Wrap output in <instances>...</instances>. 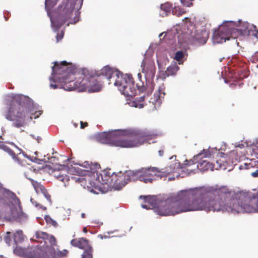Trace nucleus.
<instances>
[{
    "label": "nucleus",
    "instance_id": "39448f33",
    "mask_svg": "<svg viewBox=\"0 0 258 258\" xmlns=\"http://www.w3.org/2000/svg\"><path fill=\"white\" fill-rule=\"evenodd\" d=\"M183 168L179 163H175L161 169L154 167L142 168L138 170H132L133 176L134 181L139 180L145 183H151L158 178L166 177L170 173H179V170Z\"/></svg>",
    "mask_w": 258,
    "mask_h": 258
},
{
    "label": "nucleus",
    "instance_id": "a19ab883",
    "mask_svg": "<svg viewBox=\"0 0 258 258\" xmlns=\"http://www.w3.org/2000/svg\"><path fill=\"white\" fill-rule=\"evenodd\" d=\"M253 58L258 61V52H256L254 55H253Z\"/></svg>",
    "mask_w": 258,
    "mask_h": 258
},
{
    "label": "nucleus",
    "instance_id": "393cba45",
    "mask_svg": "<svg viewBox=\"0 0 258 258\" xmlns=\"http://www.w3.org/2000/svg\"><path fill=\"white\" fill-rule=\"evenodd\" d=\"M13 239L16 244L22 242L24 240V235L22 231H17L13 234Z\"/></svg>",
    "mask_w": 258,
    "mask_h": 258
},
{
    "label": "nucleus",
    "instance_id": "f8f14e48",
    "mask_svg": "<svg viewBox=\"0 0 258 258\" xmlns=\"http://www.w3.org/2000/svg\"><path fill=\"white\" fill-rule=\"evenodd\" d=\"M234 24L232 21H227L224 23L217 30L214 32L213 38L215 43H222L231 38L233 39L230 35L229 25Z\"/></svg>",
    "mask_w": 258,
    "mask_h": 258
},
{
    "label": "nucleus",
    "instance_id": "5701e85b",
    "mask_svg": "<svg viewBox=\"0 0 258 258\" xmlns=\"http://www.w3.org/2000/svg\"><path fill=\"white\" fill-rule=\"evenodd\" d=\"M54 176L63 183L64 185L66 186L69 184V182L70 180L69 175L62 173L61 172L57 171L54 173Z\"/></svg>",
    "mask_w": 258,
    "mask_h": 258
},
{
    "label": "nucleus",
    "instance_id": "09e8293b",
    "mask_svg": "<svg viewBox=\"0 0 258 258\" xmlns=\"http://www.w3.org/2000/svg\"><path fill=\"white\" fill-rule=\"evenodd\" d=\"M137 76H138V79L139 80H141V78H142V75H141V73H138Z\"/></svg>",
    "mask_w": 258,
    "mask_h": 258
},
{
    "label": "nucleus",
    "instance_id": "603ef678",
    "mask_svg": "<svg viewBox=\"0 0 258 258\" xmlns=\"http://www.w3.org/2000/svg\"><path fill=\"white\" fill-rule=\"evenodd\" d=\"M79 21L78 19L76 20V21H74V22H70V23L71 24H75L77 22H78Z\"/></svg>",
    "mask_w": 258,
    "mask_h": 258
},
{
    "label": "nucleus",
    "instance_id": "2eb2a0df",
    "mask_svg": "<svg viewBox=\"0 0 258 258\" xmlns=\"http://www.w3.org/2000/svg\"><path fill=\"white\" fill-rule=\"evenodd\" d=\"M11 214L9 200L5 197H0V218H6Z\"/></svg>",
    "mask_w": 258,
    "mask_h": 258
},
{
    "label": "nucleus",
    "instance_id": "f3484780",
    "mask_svg": "<svg viewBox=\"0 0 258 258\" xmlns=\"http://www.w3.org/2000/svg\"><path fill=\"white\" fill-rule=\"evenodd\" d=\"M216 163L217 165L215 167V165L213 163L207 160L202 159L198 163L196 167L202 171H206L209 170L212 171L214 168L218 169V168L221 167V164L219 163L218 161H216Z\"/></svg>",
    "mask_w": 258,
    "mask_h": 258
},
{
    "label": "nucleus",
    "instance_id": "4468645a",
    "mask_svg": "<svg viewBox=\"0 0 258 258\" xmlns=\"http://www.w3.org/2000/svg\"><path fill=\"white\" fill-rule=\"evenodd\" d=\"M234 24L229 25L231 36L234 39L240 35L249 34L248 23L238 21L237 23L232 21Z\"/></svg>",
    "mask_w": 258,
    "mask_h": 258
},
{
    "label": "nucleus",
    "instance_id": "8fccbe9b",
    "mask_svg": "<svg viewBox=\"0 0 258 258\" xmlns=\"http://www.w3.org/2000/svg\"><path fill=\"white\" fill-rule=\"evenodd\" d=\"M99 236L100 237L101 239H103V238H107L108 237L106 235H99Z\"/></svg>",
    "mask_w": 258,
    "mask_h": 258
},
{
    "label": "nucleus",
    "instance_id": "864d4df0",
    "mask_svg": "<svg viewBox=\"0 0 258 258\" xmlns=\"http://www.w3.org/2000/svg\"><path fill=\"white\" fill-rule=\"evenodd\" d=\"M81 217H82L83 218H85V213H82V214H81Z\"/></svg>",
    "mask_w": 258,
    "mask_h": 258
},
{
    "label": "nucleus",
    "instance_id": "9d476101",
    "mask_svg": "<svg viewBox=\"0 0 258 258\" xmlns=\"http://www.w3.org/2000/svg\"><path fill=\"white\" fill-rule=\"evenodd\" d=\"M114 85L117 86L119 90L124 96L132 97L136 94L134 80L132 75H121L118 81L114 82Z\"/></svg>",
    "mask_w": 258,
    "mask_h": 258
},
{
    "label": "nucleus",
    "instance_id": "b1692460",
    "mask_svg": "<svg viewBox=\"0 0 258 258\" xmlns=\"http://www.w3.org/2000/svg\"><path fill=\"white\" fill-rule=\"evenodd\" d=\"M31 181V183L33 185L36 192L40 194L41 192H45V190L46 189L44 186L42 185L40 183L36 181H35L33 179H30Z\"/></svg>",
    "mask_w": 258,
    "mask_h": 258
},
{
    "label": "nucleus",
    "instance_id": "4c0bfd02",
    "mask_svg": "<svg viewBox=\"0 0 258 258\" xmlns=\"http://www.w3.org/2000/svg\"><path fill=\"white\" fill-rule=\"evenodd\" d=\"M251 175L253 177H258V169L256 170L254 172H251Z\"/></svg>",
    "mask_w": 258,
    "mask_h": 258
},
{
    "label": "nucleus",
    "instance_id": "6ab92c4d",
    "mask_svg": "<svg viewBox=\"0 0 258 258\" xmlns=\"http://www.w3.org/2000/svg\"><path fill=\"white\" fill-rule=\"evenodd\" d=\"M45 249L48 253V258H50V256L53 258H60L66 256L68 253V251L66 249L55 251L52 246H46Z\"/></svg>",
    "mask_w": 258,
    "mask_h": 258
},
{
    "label": "nucleus",
    "instance_id": "de8ad7c7",
    "mask_svg": "<svg viewBox=\"0 0 258 258\" xmlns=\"http://www.w3.org/2000/svg\"><path fill=\"white\" fill-rule=\"evenodd\" d=\"M75 178H76L75 177H73V176H72V177H71V179H72V180H75V181H80V179L79 178H78V180H75Z\"/></svg>",
    "mask_w": 258,
    "mask_h": 258
},
{
    "label": "nucleus",
    "instance_id": "20e7f679",
    "mask_svg": "<svg viewBox=\"0 0 258 258\" xmlns=\"http://www.w3.org/2000/svg\"><path fill=\"white\" fill-rule=\"evenodd\" d=\"M153 132L145 131L129 137H122L116 134V132H102L96 136L97 142L111 146L123 148H131L141 145L145 142L157 137Z\"/></svg>",
    "mask_w": 258,
    "mask_h": 258
},
{
    "label": "nucleus",
    "instance_id": "13d9d810",
    "mask_svg": "<svg viewBox=\"0 0 258 258\" xmlns=\"http://www.w3.org/2000/svg\"><path fill=\"white\" fill-rule=\"evenodd\" d=\"M0 258H3V257L2 256H1Z\"/></svg>",
    "mask_w": 258,
    "mask_h": 258
},
{
    "label": "nucleus",
    "instance_id": "ddd939ff",
    "mask_svg": "<svg viewBox=\"0 0 258 258\" xmlns=\"http://www.w3.org/2000/svg\"><path fill=\"white\" fill-rule=\"evenodd\" d=\"M72 245L85 249L81 258H93V247L89 244V240L86 238H75L71 241Z\"/></svg>",
    "mask_w": 258,
    "mask_h": 258
},
{
    "label": "nucleus",
    "instance_id": "aec40b11",
    "mask_svg": "<svg viewBox=\"0 0 258 258\" xmlns=\"http://www.w3.org/2000/svg\"><path fill=\"white\" fill-rule=\"evenodd\" d=\"M99 182L102 184H107L111 187L112 183V174L109 172L104 171L98 177Z\"/></svg>",
    "mask_w": 258,
    "mask_h": 258
},
{
    "label": "nucleus",
    "instance_id": "49530a36",
    "mask_svg": "<svg viewBox=\"0 0 258 258\" xmlns=\"http://www.w3.org/2000/svg\"><path fill=\"white\" fill-rule=\"evenodd\" d=\"M254 36L258 38V30H256L255 33L254 34Z\"/></svg>",
    "mask_w": 258,
    "mask_h": 258
},
{
    "label": "nucleus",
    "instance_id": "4be33fe9",
    "mask_svg": "<svg viewBox=\"0 0 258 258\" xmlns=\"http://www.w3.org/2000/svg\"><path fill=\"white\" fill-rule=\"evenodd\" d=\"M179 69V67H178L176 63H172L167 68L164 74V78H166V77L175 75L177 73Z\"/></svg>",
    "mask_w": 258,
    "mask_h": 258
},
{
    "label": "nucleus",
    "instance_id": "3c124183",
    "mask_svg": "<svg viewBox=\"0 0 258 258\" xmlns=\"http://www.w3.org/2000/svg\"><path fill=\"white\" fill-rule=\"evenodd\" d=\"M95 168H100V165H99V164H97V163H96V164H95Z\"/></svg>",
    "mask_w": 258,
    "mask_h": 258
},
{
    "label": "nucleus",
    "instance_id": "7ed1b4c3",
    "mask_svg": "<svg viewBox=\"0 0 258 258\" xmlns=\"http://www.w3.org/2000/svg\"><path fill=\"white\" fill-rule=\"evenodd\" d=\"M42 111H35L32 100L28 96L17 94L12 97L3 115L13 122L14 127L25 126L33 118L36 119L42 114Z\"/></svg>",
    "mask_w": 258,
    "mask_h": 258
},
{
    "label": "nucleus",
    "instance_id": "1a4fd4ad",
    "mask_svg": "<svg viewBox=\"0 0 258 258\" xmlns=\"http://www.w3.org/2000/svg\"><path fill=\"white\" fill-rule=\"evenodd\" d=\"M14 253L25 258H48L45 247L38 246L22 247L17 246L14 249Z\"/></svg>",
    "mask_w": 258,
    "mask_h": 258
},
{
    "label": "nucleus",
    "instance_id": "c756f323",
    "mask_svg": "<svg viewBox=\"0 0 258 258\" xmlns=\"http://www.w3.org/2000/svg\"><path fill=\"white\" fill-rule=\"evenodd\" d=\"M140 198H143L144 200V201L146 203L150 204L151 206H153L155 204V203L153 202V197H151L150 196H141Z\"/></svg>",
    "mask_w": 258,
    "mask_h": 258
},
{
    "label": "nucleus",
    "instance_id": "5fc2aeb1",
    "mask_svg": "<svg viewBox=\"0 0 258 258\" xmlns=\"http://www.w3.org/2000/svg\"><path fill=\"white\" fill-rule=\"evenodd\" d=\"M38 142L39 143L40 141L41 140V138L40 137H38L37 139Z\"/></svg>",
    "mask_w": 258,
    "mask_h": 258
},
{
    "label": "nucleus",
    "instance_id": "e433bc0d",
    "mask_svg": "<svg viewBox=\"0 0 258 258\" xmlns=\"http://www.w3.org/2000/svg\"><path fill=\"white\" fill-rule=\"evenodd\" d=\"M81 128H84L85 127H87L88 125V124L87 122H83V121H81Z\"/></svg>",
    "mask_w": 258,
    "mask_h": 258
},
{
    "label": "nucleus",
    "instance_id": "9b49d317",
    "mask_svg": "<svg viewBox=\"0 0 258 258\" xmlns=\"http://www.w3.org/2000/svg\"><path fill=\"white\" fill-rule=\"evenodd\" d=\"M112 183L111 187L117 190L120 189L128 182L134 181L132 170H128L125 173L120 172L118 174L112 173Z\"/></svg>",
    "mask_w": 258,
    "mask_h": 258
},
{
    "label": "nucleus",
    "instance_id": "79ce46f5",
    "mask_svg": "<svg viewBox=\"0 0 258 258\" xmlns=\"http://www.w3.org/2000/svg\"><path fill=\"white\" fill-rule=\"evenodd\" d=\"M158 153H159V156H162L163 155L164 151L163 150H159L158 151Z\"/></svg>",
    "mask_w": 258,
    "mask_h": 258
},
{
    "label": "nucleus",
    "instance_id": "412c9836",
    "mask_svg": "<svg viewBox=\"0 0 258 258\" xmlns=\"http://www.w3.org/2000/svg\"><path fill=\"white\" fill-rule=\"evenodd\" d=\"M204 154V158H206L207 157H209L210 156V153L209 151H206L205 150H203L202 152L200 153L197 154L196 156H195L193 160H190L189 161L186 160L185 161V163L183 165V166H190L191 165L195 164V161L197 162L199 159L201 158H203L202 156Z\"/></svg>",
    "mask_w": 258,
    "mask_h": 258
},
{
    "label": "nucleus",
    "instance_id": "2f4dec72",
    "mask_svg": "<svg viewBox=\"0 0 258 258\" xmlns=\"http://www.w3.org/2000/svg\"><path fill=\"white\" fill-rule=\"evenodd\" d=\"M11 232H7L6 235L4 237V241L9 245H10L11 242L12 241V239L11 238Z\"/></svg>",
    "mask_w": 258,
    "mask_h": 258
},
{
    "label": "nucleus",
    "instance_id": "58836bf2",
    "mask_svg": "<svg viewBox=\"0 0 258 258\" xmlns=\"http://www.w3.org/2000/svg\"><path fill=\"white\" fill-rule=\"evenodd\" d=\"M35 206L37 207H39V208L42 209L43 210H46V208L45 207H44V206H43L42 205H40V204H36Z\"/></svg>",
    "mask_w": 258,
    "mask_h": 258
},
{
    "label": "nucleus",
    "instance_id": "f257e3e1",
    "mask_svg": "<svg viewBox=\"0 0 258 258\" xmlns=\"http://www.w3.org/2000/svg\"><path fill=\"white\" fill-rule=\"evenodd\" d=\"M178 198L182 212L206 210L231 213H257L258 192L240 191L233 193L226 187L212 191L196 188L181 190Z\"/></svg>",
    "mask_w": 258,
    "mask_h": 258
},
{
    "label": "nucleus",
    "instance_id": "423d86ee",
    "mask_svg": "<svg viewBox=\"0 0 258 258\" xmlns=\"http://www.w3.org/2000/svg\"><path fill=\"white\" fill-rule=\"evenodd\" d=\"M141 67L146 79V86L144 85L140 86L139 84H137L136 86L140 92H145L147 96H149L151 94L155 86L153 82L156 72L155 62L151 58L145 57L142 61Z\"/></svg>",
    "mask_w": 258,
    "mask_h": 258
},
{
    "label": "nucleus",
    "instance_id": "37998d69",
    "mask_svg": "<svg viewBox=\"0 0 258 258\" xmlns=\"http://www.w3.org/2000/svg\"><path fill=\"white\" fill-rule=\"evenodd\" d=\"M50 86L51 88H53V89H56L57 87V86L56 84H51Z\"/></svg>",
    "mask_w": 258,
    "mask_h": 258
},
{
    "label": "nucleus",
    "instance_id": "a878e982",
    "mask_svg": "<svg viewBox=\"0 0 258 258\" xmlns=\"http://www.w3.org/2000/svg\"><path fill=\"white\" fill-rule=\"evenodd\" d=\"M2 150L8 153L15 161L19 162V159L15 152L7 145H5Z\"/></svg>",
    "mask_w": 258,
    "mask_h": 258
},
{
    "label": "nucleus",
    "instance_id": "0eeeda50",
    "mask_svg": "<svg viewBox=\"0 0 258 258\" xmlns=\"http://www.w3.org/2000/svg\"><path fill=\"white\" fill-rule=\"evenodd\" d=\"M75 8V4L71 0H67L66 3L58 6L57 13L53 18H50L51 25L54 31L58 29L71 17Z\"/></svg>",
    "mask_w": 258,
    "mask_h": 258
},
{
    "label": "nucleus",
    "instance_id": "f704fd0d",
    "mask_svg": "<svg viewBox=\"0 0 258 258\" xmlns=\"http://www.w3.org/2000/svg\"><path fill=\"white\" fill-rule=\"evenodd\" d=\"M8 192L9 190L3 187L2 184L0 182V197H2L1 195L3 192L8 193Z\"/></svg>",
    "mask_w": 258,
    "mask_h": 258
},
{
    "label": "nucleus",
    "instance_id": "473e14b6",
    "mask_svg": "<svg viewBox=\"0 0 258 258\" xmlns=\"http://www.w3.org/2000/svg\"><path fill=\"white\" fill-rule=\"evenodd\" d=\"M64 36V32L62 30L60 33H58L56 36V42H58L59 40H61Z\"/></svg>",
    "mask_w": 258,
    "mask_h": 258
},
{
    "label": "nucleus",
    "instance_id": "dca6fc26",
    "mask_svg": "<svg viewBox=\"0 0 258 258\" xmlns=\"http://www.w3.org/2000/svg\"><path fill=\"white\" fill-rule=\"evenodd\" d=\"M192 42L195 44L203 45L205 44L209 38V33L206 30H197L195 34L191 35Z\"/></svg>",
    "mask_w": 258,
    "mask_h": 258
},
{
    "label": "nucleus",
    "instance_id": "72a5a7b5",
    "mask_svg": "<svg viewBox=\"0 0 258 258\" xmlns=\"http://www.w3.org/2000/svg\"><path fill=\"white\" fill-rule=\"evenodd\" d=\"M41 194H43L44 195V196L46 198V199L48 200V202H49L50 203L51 202V196L47 192L46 189L45 190V192H41Z\"/></svg>",
    "mask_w": 258,
    "mask_h": 258
},
{
    "label": "nucleus",
    "instance_id": "c9c22d12",
    "mask_svg": "<svg viewBox=\"0 0 258 258\" xmlns=\"http://www.w3.org/2000/svg\"><path fill=\"white\" fill-rule=\"evenodd\" d=\"M49 220H50V223L51 222L53 226H55L57 225L56 222L53 220L51 218L49 217V218L46 219V220L47 222H49Z\"/></svg>",
    "mask_w": 258,
    "mask_h": 258
},
{
    "label": "nucleus",
    "instance_id": "4d7b16f0",
    "mask_svg": "<svg viewBox=\"0 0 258 258\" xmlns=\"http://www.w3.org/2000/svg\"><path fill=\"white\" fill-rule=\"evenodd\" d=\"M238 146L240 147V148H242L244 147L243 145V144H240V145H239Z\"/></svg>",
    "mask_w": 258,
    "mask_h": 258
},
{
    "label": "nucleus",
    "instance_id": "7c9ffc66",
    "mask_svg": "<svg viewBox=\"0 0 258 258\" xmlns=\"http://www.w3.org/2000/svg\"><path fill=\"white\" fill-rule=\"evenodd\" d=\"M183 57V52L182 51H178L175 54L174 59L178 61L182 60Z\"/></svg>",
    "mask_w": 258,
    "mask_h": 258
},
{
    "label": "nucleus",
    "instance_id": "bb28decb",
    "mask_svg": "<svg viewBox=\"0 0 258 258\" xmlns=\"http://www.w3.org/2000/svg\"><path fill=\"white\" fill-rule=\"evenodd\" d=\"M58 1L59 0H45V7L47 12H48L49 9L52 8L56 5Z\"/></svg>",
    "mask_w": 258,
    "mask_h": 258
},
{
    "label": "nucleus",
    "instance_id": "a18cd8bd",
    "mask_svg": "<svg viewBox=\"0 0 258 258\" xmlns=\"http://www.w3.org/2000/svg\"><path fill=\"white\" fill-rule=\"evenodd\" d=\"M5 146V144L3 143L0 142V149H3Z\"/></svg>",
    "mask_w": 258,
    "mask_h": 258
},
{
    "label": "nucleus",
    "instance_id": "c85d7f7f",
    "mask_svg": "<svg viewBox=\"0 0 258 258\" xmlns=\"http://www.w3.org/2000/svg\"><path fill=\"white\" fill-rule=\"evenodd\" d=\"M160 8L161 10L165 12H168L172 8V5L169 3H166L165 4H161Z\"/></svg>",
    "mask_w": 258,
    "mask_h": 258
},
{
    "label": "nucleus",
    "instance_id": "ea45409f",
    "mask_svg": "<svg viewBox=\"0 0 258 258\" xmlns=\"http://www.w3.org/2000/svg\"><path fill=\"white\" fill-rule=\"evenodd\" d=\"M244 166H245V169H249L250 167H253V166L252 165H251L250 164H247V163H245L244 164Z\"/></svg>",
    "mask_w": 258,
    "mask_h": 258
},
{
    "label": "nucleus",
    "instance_id": "6e6d98bb",
    "mask_svg": "<svg viewBox=\"0 0 258 258\" xmlns=\"http://www.w3.org/2000/svg\"><path fill=\"white\" fill-rule=\"evenodd\" d=\"M83 231H84V232H85V233L87 232V229H86V227H84V228H83Z\"/></svg>",
    "mask_w": 258,
    "mask_h": 258
},
{
    "label": "nucleus",
    "instance_id": "cd10ccee",
    "mask_svg": "<svg viewBox=\"0 0 258 258\" xmlns=\"http://www.w3.org/2000/svg\"><path fill=\"white\" fill-rule=\"evenodd\" d=\"M145 95L141 96L138 99H136L135 103H136L135 107H139L140 108H143L145 104L142 103L144 101L145 98Z\"/></svg>",
    "mask_w": 258,
    "mask_h": 258
},
{
    "label": "nucleus",
    "instance_id": "f03ea898",
    "mask_svg": "<svg viewBox=\"0 0 258 258\" xmlns=\"http://www.w3.org/2000/svg\"><path fill=\"white\" fill-rule=\"evenodd\" d=\"M52 75L60 83H63V88L68 91L78 89L83 91L89 88L93 92H98L102 85L95 79L96 76H103L107 78L109 84H113L118 81L122 74L113 70L108 66L103 67L99 72L93 73L86 69L77 72L76 68L72 63L64 60L60 63L54 62L52 67Z\"/></svg>",
    "mask_w": 258,
    "mask_h": 258
},
{
    "label": "nucleus",
    "instance_id": "c03bdc74",
    "mask_svg": "<svg viewBox=\"0 0 258 258\" xmlns=\"http://www.w3.org/2000/svg\"><path fill=\"white\" fill-rule=\"evenodd\" d=\"M142 207L144 208V209H148L149 208H150L149 207H148V206L146 204L145 205H142Z\"/></svg>",
    "mask_w": 258,
    "mask_h": 258
},
{
    "label": "nucleus",
    "instance_id": "a211bd4d",
    "mask_svg": "<svg viewBox=\"0 0 258 258\" xmlns=\"http://www.w3.org/2000/svg\"><path fill=\"white\" fill-rule=\"evenodd\" d=\"M35 235L37 239H42L44 240L45 243H46V240H48L51 246L56 245V238L52 235H49L47 233L41 231L37 232Z\"/></svg>",
    "mask_w": 258,
    "mask_h": 258
},
{
    "label": "nucleus",
    "instance_id": "6e6552de",
    "mask_svg": "<svg viewBox=\"0 0 258 258\" xmlns=\"http://www.w3.org/2000/svg\"><path fill=\"white\" fill-rule=\"evenodd\" d=\"M155 211L160 216L175 215L182 212L178 195L175 199L161 202L155 207Z\"/></svg>",
    "mask_w": 258,
    "mask_h": 258
}]
</instances>
